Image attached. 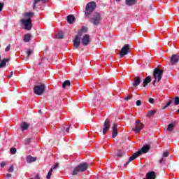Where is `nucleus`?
I'll return each mask as SVG.
<instances>
[{
	"instance_id": "f8f14e48",
	"label": "nucleus",
	"mask_w": 179,
	"mask_h": 179,
	"mask_svg": "<svg viewBox=\"0 0 179 179\" xmlns=\"http://www.w3.org/2000/svg\"><path fill=\"white\" fill-rule=\"evenodd\" d=\"M179 61V53L176 55H173L170 59V64L171 65H177L178 64Z\"/></svg>"
},
{
	"instance_id": "ea45409f",
	"label": "nucleus",
	"mask_w": 179,
	"mask_h": 179,
	"mask_svg": "<svg viewBox=\"0 0 179 179\" xmlns=\"http://www.w3.org/2000/svg\"><path fill=\"white\" fill-rule=\"evenodd\" d=\"M30 179H41V178L40 177L39 173H36L35 176V178H31Z\"/></svg>"
},
{
	"instance_id": "ddd939ff",
	"label": "nucleus",
	"mask_w": 179,
	"mask_h": 179,
	"mask_svg": "<svg viewBox=\"0 0 179 179\" xmlns=\"http://www.w3.org/2000/svg\"><path fill=\"white\" fill-rule=\"evenodd\" d=\"M82 44L83 45H89V44H90V36L89 34H85L83 37Z\"/></svg>"
},
{
	"instance_id": "4468645a",
	"label": "nucleus",
	"mask_w": 179,
	"mask_h": 179,
	"mask_svg": "<svg viewBox=\"0 0 179 179\" xmlns=\"http://www.w3.org/2000/svg\"><path fill=\"white\" fill-rule=\"evenodd\" d=\"M118 135V127L117 123H114L113 125L112 138H116Z\"/></svg>"
},
{
	"instance_id": "cd10ccee",
	"label": "nucleus",
	"mask_w": 179,
	"mask_h": 179,
	"mask_svg": "<svg viewBox=\"0 0 179 179\" xmlns=\"http://www.w3.org/2000/svg\"><path fill=\"white\" fill-rule=\"evenodd\" d=\"M56 38H59V39L64 38V32L62 31L58 32L56 35Z\"/></svg>"
},
{
	"instance_id": "473e14b6",
	"label": "nucleus",
	"mask_w": 179,
	"mask_h": 179,
	"mask_svg": "<svg viewBox=\"0 0 179 179\" xmlns=\"http://www.w3.org/2000/svg\"><path fill=\"white\" fill-rule=\"evenodd\" d=\"M70 128H71V125L69 126L66 129H65V127L62 128V130L63 131V132H66V134H69Z\"/></svg>"
},
{
	"instance_id": "864d4df0",
	"label": "nucleus",
	"mask_w": 179,
	"mask_h": 179,
	"mask_svg": "<svg viewBox=\"0 0 179 179\" xmlns=\"http://www.w3.org/2000/svg\"><path fill=\"white\" fill-rule=\"evenodd\" d=\"M178 113H179V109L178 110Z\"/></svg>"
},
{
	"instance_id": "f257e3e1",
	"label": "nucleus",
	"mask_w": 179,
	"mask_h": 179,
	"mask_svg": "<svg viewBox=\"0 0 179 179\" xmlns=\"http://www.w3.org/2000/svg\"><path fill=\"white\" fill-rule=\"evenodd\" d=\"M25 19H21L22 25L24 27L25 30H31V17L34 16V13L28 12L24 14Z\"/></svg>"
},
{
	"instance_id": "b1692460",
	"label": "nucleus",
	"mask_w": 179,
	"mask_h": 179,
	"mask_svg": "<svg viewBox=\"0 0 179 179\" xmlns=\"http://www.w3.org/2000/svg\"><path fill=\"white\" fill-rule=\"evenodd\" d=\"M70 86H71V81L69 80L64 81L62 84L63 89H66V87H69Z\"/></svg>"
},
{
	"instance_id": "a211bd4d",
	"label": "nucleus",
	"mask_w": 179,
	"mask_h": 179,
	"mask_svg": "<svg viewBox=\"0 0 179 179\" xmlns=\"http://www.w3.org/2000/svg\"><path fill=\"white\" fill-rule=\"evenodd\" d=\"M139 85H141V77H135L134 81L133 83V86L136 87V86H139Z\"/></svg>"
},
{
	"instance_id": "6ab92c4d",
	"label": "nucleus",
	"mask_w": 179,
	"mask_h": 179,
	"mask_svg": "<svg viewBox=\"0 0 179 179\" xmlns=\"http://www.w3.org/2000/svg\"><path fill=\"white\" fill-rule=\"evenodd\" d=\"M67 22L69 24H72V23L75 22V16H73V15H69L67 16Z\"/></svg>"
},
{
	"instance_id": "5701e85b",
	"label": "nucleus",
	"mask_w": 179,
	"mask_h": 179,
	"mask_svg": "<svg viewBox=\"0 0 179 179\" xmlns=\"http://www.w3.org/2000/svg\"><path fill=\"white\" fill-rule=\"evenodd\" d=\"M31 38V36L30 34H26L24 36V43H29Z\"/></svg>"
},
{
	"instance_id": "20e7f679",
	"label": "nucleus",
	"mask_w": 179,
	"mask_h": 179,
	"mask_svg": "<svg viewBox=\"0 0 179 179\" xmlns=\"http://www.w3.org/2000/svg\"><path fill=\"white\" fill-rule=\"evenodd\" d=\"M150 150V146L149 145H145L140 150L136 152L131 157H129V162H134L135 159L139 157L143 153H148Z\"/></svg>"
},
{
	"instance_id": "9b49d317",
	"label": "nucleus",
	"mask_w": 179,
	"mask_h": 179,
	"mask_svg": "<svg viewBox=\"0 0 179 179\" xmlns=\"http://www.w3.org/2000/svg\"><path fill=\"white\" fill-rule=\"evenodd\" d=\"M110 131V120L106 119L103 123V135H106Z\"/></svg>"
},
{
	"instance_id": "a18cd8bd",
	"label": "nucleus",
	"mask_w": 179,
	"mask_h": 179,
	"mask_svg": "<svg viewBox=\"0 0 179 179\" xmlns=\"http://www.w3.org/2000/svg\"><path fill=\"white\" fill-rule=\"evenodd\" d=\"M149 103H150L151 104H153V103H155V99L153 98H150Z\"/></svg>"
},
{
	"instance_id": "7ed1b4c3",
	"label": "nucleus",
	"mask_w": 179,
	"mask_h": 179,
	"mask_svg": "<svg viewBox=\"0 0 179 179\" xmlns=\"http://www.w3.org/2000/svg\"><path fill=\"white\" fill-rule=\"evenodd\" d=\"M87 169H89V164H87V162L79 164L77 166L74 168L72 175L76 176L77 174H79V173H83L86 171Z\"/></svg>"
},
{
	"instance_id": "f704fd0d",
	"label": "nucleus",
	"mask_w": 179,
	"mask_h": 179,
	"mask_svg": "<svg viewBox=\"0 0 179 179\" xmlns=\"http://www.w3.org/2000/svg\"><path fill=\"white\" fill-rule=\"evenodd\" d=\"M170 153L168 152V151H164L162 155V157L165 159V157H167L169 156Z\"/></svg>"
},
{
	"instance_id": "5fc2aeb1",
	"label": "nucleus",
	"mask_w": 179,
	"mask_h": 179,
	"mask_svg": "<svg viewBox=\"0 0 179 179\" xmlns=\"http://www.w3.org/2000/svg\"><path fill=\"white\" fill-rule=\"evenodd\" d=\"M0 61H1V56H0Z\"/></svg>"
},
{
	"instance_id": "a878e982",
	"label": "nucleus",
	"mask_w": 179,
	"mask_h": 179,
	"mask_svg": "<svg viewBox=\"0 0 179 179\" xmlns=\"http://www.w3.org/2000/svg\"><path fill=\"white\" fill-rule=\"evenodd\" d=\"M173 103V100L170 99L168 103H166V106H164L162 108V110H166V108H167V107H170V106H171V104Z\"/></svg>"
},
{
	"instance_id": "2eb2a0df",
	"label": "nucleus",
	"mask_w": 179,
	"mask_h": 179,
	"mask_svg": "<svg viewBox=\"0 0 179 179\" xmlns=\"http://www.w3.org/2000/svg\"><path fill=\"white\" fill-rule=\"evenodd\" d=\"M21 131H27V129H29V127H30V124L27 123V122H23L21 124Z\"/></svg>"
},
{
	"instance_id": "de8ad7c7",
	"label": "nucleus",
	"mask_w": 179,
	"mask_h": 179,
	"mask_svg": "<svg viewBox=\"0 0 179 179\" xmlns=\"http://www.w3.org/2000/svg\"><path fill=\"white\" fill-rule=\"evenodd\" d=\"M131 162H132V161H129H129L124 164V167H127L128 166V164H129V163H131Z\"/></svg>"
},
{
	"instance_id": "39448f33",
	"label": "nucleus",
	"mask_w": 179,
	"mask_h": 179,
	"mask_svg": "<svg viewBox=\"0 0 179 179\" xmlns=\"http://www.w3.org/2000/svg\"><path fill=\"white\" fill-rule=\"evenodd\" d=\"M103 17H101V13L99 12H94L90 19L91 23H93L94 26H99L101 23Z\"/></svg>"
},
{
	"instance_id": "393cba45",
	"label": "nucleus",
	"mask_w": 179,
	"mask_h": 179,
	"mask_svg": "<svg viewBox=\"0 0 179 179\" xmlns=\"http://www.w3.org/2000/svg\"><path fill=\"white\" fill-rule=\"evenodd\" d=\"M173 129H174V124L170 123L168 125L166 130L168 131V132H173Z\"/></svg>"
},
{
	"instance_id": "7c9ffc66",
	"label": "nucleus",
	"mask_w": 179,
	"mask_h": 179,
	"mask_svg": "<svg viewBox=\"0 0 179 179\" xmlns=\"http://www.w3.org/2000/svg\"><path fill=\"white\" fill-rule=\"evenodd\" d=\"M31 54H33V50L31 49H28L27 50V58H29V57H30V55H31Z\"/></svg>"
},
{
	"instance_id": "c85d7f7f",
	"label": "nucleus",
	"mask_w": 179,
	"mask_h": 179,
	"mask_svg": "<svg viewBox=\"0 0 179 179\" xmlns=\"http://www.w3.org/2000/svg\"><path fill=\"white\" fill-rule=\"evenodd\" d=\"M52 171H53L52 168H51L46 176L47 179L51 178V176H52Z\"/></svg>"
},
{
	"instance_id": "8fccbe9b",
	"label": "nucleus",
	"mask_w": 179,
	"mask_h": 179,
	"mask_svg": "<svg viewBox=\"0 0 179 179\" xmlns=\"http://www.w3.org/2000/svg\"><path fill=\"white\" fill-rule=\"evenodd\" d=\"M156 80H155L153 82H152V85L155 86V85H156Z\"/></svg>"
},
{
	"instance_id": "c03bdc74",
	"label": "nucleus",
	"mask_w": 179,
	"mask_h": 179,
	"mask_svg": "<svg viewBox=\"0 0 179 179\" xmlns=\"http://www.w3.org/2000/svg\"><path fill=\"white\" fill-rule=\"evenodd\" d=\"M2 9H3V3L0 2V12H2Z\"/></svg>"
},
{
	"instance_id": "f3484780",
	"label": "nucleus",
	"mask_w": 179,
	"mask_h": 179,
	"mask_svg": "<svg viewBox=\"0 0 179 179\" xmlns=\"http://www.w3.org/2000/svg\"><path fill=\"white\" fill-rule=\"evenodd\" d=\"M50 0H34V5H33V9H36V6L38 3V2H42V3H47Z\"/></svg>"
},
{
	"instance_id": "603ef678",
	"label": "nucleus",
	"mask_w": 179,
	"mask_h": 179,
	"mask_svg": "<svg viewBox=\"0 0 179 179\" xmlns=\"http://www.w3.org/2000/svg\"><path fill=\"white\" fill-rule=\"evenodd\" d=\"M117 1V2H120V1H121V0H116Z\"/></svg>"
},
{
	"instance_id": "e433bc0d",
	"label": "nucleus",
	"mask_w": 179,
	"mask_h": 179,
	"mask_svg": "<svg viewBox=\"0 0 179 179\" xmlns=\"http://www.w3.org/2000/svg\"><path fill=\"white\" fill-rule=\"evenodd\" d=\"M10 152L11 153H13V155H15V154L16 153V152H17L16 148H10Z\"/></svg>"
},
{
	"instance_id": "423d86ee",
	"label": "nucleus",
	"mask_w": 179,
	"mask_h": 179,
	"mask_svg": "<svg viewBox=\"0 0 179 179\" xmlns=\"http://www.w3.org/2000/svg\"><path fill=\"white\" fill-rule=\"evenodd\" d=\"M96 6H97L96 5V2L94 1H91L88 3L85 7V16L87 17L90 16V15H92V13H93V12L94 11V9H96Z\"/></svg>"
},
{
	"instance_id": "72a5a7b5",
	"label": "nucleus",
	"mask_w": 179,
	"mask_h": 179,
	"mask_svg": "<svg viewBox=\"0 0 179 179\" xmlns=\"http://www.w3.org/2000/svg\"><path fill=\"white\" fill-rule=\"evenodd\" d=\"M178 104H179V97L176 96L174 100V105L178 106Z\"/></svg>"
},
{
	"instance_id": "4be33fe9",
	"label": "nucleus",
	"mask_w": 179,
	"mask_h": 179,
	"mask_svg": "<svg viewBox=\"0 0 179 179\" xmlns=\"http://www.w3.org/2000/svg\"><path fill=\"white\" fill-rule=\"evenodd\" d=\"M138 2V0H126V5L128 6H132V5H135Z\"/></svg>"
},
{
	"instance_id": "9d476101",
	"label": "nucleus",
	"mask_w": 179,
	"mask_h": 179,
	"mask_svg": "<svg viewBox=\"0 0 179 179\" xmlns=\"http://www.w3.org/2000/svg\"><path fill=\"white\" fill-rule=\"evenodd\" d=\"M136 127L133 129V131L136 132V134H138L143 129L145 124L141 122L139 120H136L135 123Z\"/></svg>"
},
{
	"instance_id": "bb28decb",
	"label": "nucleus",
	"mask_w": 179,
	"mask_h": 179,
	"mask_svg": "<svg viewBox=\"0 0 179 179\" xmlns=\"http://www.w3.org/2000/svg\"><path fill=\"white\" fill-rule=\"evenodd\" d=\"M156 113L155 110H149L148 114H147V117L148 118H150V117H153V115Z\"/></svg>"
},
{
	"instance_id": "412c9836",
	"label": "nucleus",
	"mask_w": 179,
	"mask_h": 179,
	"mask_svg": "<svg viewBox=\"0 0 179 179\" xmlns=\"http://www.w3.org/2000/svg\"><path fill=\"white\" fill-rule=\"evenodd\" d=\"M36 160H37V157H33L31 155L27 157V163H34V162H36Z\"/></svg>"
},
{
	"instance_id": "58836bf2",
	"label": "nucleus",
	"mask_w": 179,
	"mask_h": 179,
	"mask_svg": "<svg viewBox=\"0 0 179 179\" xmlns=\"http://www.w3.org/2000/svg\"><path fill=\"white\" fill-rule=\"evenodd\" d=\"M136 104L138 107H139V106L142 105V101L141 100H138L136 101Z\"/></svg>"
},
{
	"instance_id": "37998d69",
	"label": "nucleus",
	"mask_w": 179,
	"mask_h": 179,
	"mask_svg": "<svg viewBox=\"0 0 179 179\" xmlns=\"http://www.w3.org/2000/svg\"><path fill=\"white\" fill-rule=\"evenodd\" d=\"M10 50V44H9L6 48V52H8V51Z\"/></svg>"
},
{
	"instance_id": "a19ab883",
	"label": "nucleus",
	"mask_w": 179,
	"mask_h": 179,
	"mask_svg": "<svg viewBox=\"0 0 179 179\" xmlns=\"http://www.w3.org/2000/svg\"><path fill=\"white\" fill-rule=\"evenodd\" d=\"M6 164H8V163H6V162H2L0 164L1 167H5V166H6Z\"/></svg>"
},
{
	"instance_id": "3c124183",
	"label": "nucleus",
	"mask_w": 179,
	"mask_h": 179,
	"mask_svg": "<svg viewBox=\"0 0 179 179\" xmlns=\"http://www.w3.org/2000/svg\"><path fill=\"white\" fill-rule=\"evenodd\" d=\"M38 113H41V110H38Z\"/></svg>"
},
{
	"instance_id": "dca6fc26",
	"label": "nucleus",
	"mask_w": 179,
	"mask_h": 179,
	"mask_svg": "<svg viewBox=\"0 0 179 179\" xmlns=\"http://www.w3.org/2000/svg\"><path fill=\"white\" fill-rule=\"evenodd\" d=\"M150 82H152V78H150V76H148L146 77L143 83V87H146L147 85H149V83H150Z\"/></svg>"
},
{
	"instance_id": "2f4dec72",
	"label": "nucleus",
	"mask_w": 179,
	"mask_h": 179,
	"mask_svg": "<svg viewBox=\"0 0 179 179\" xmlns=\"http://www.w3.org/2000/svg\"><path fill=\"white\" fill-rule=\"evenodd\" d=\"M117 157H122V156H124V152L121 150H118L117 153Z\"/></svg>"
},
{
	"instance_id": "09e8293b",
	"label": "nucleus",
	"mask_w": 179,
	"mask_h": 179,
	"mask_svg": "<svg viewBox=\"0 0 179 179\" xmlns=\"http://www.w3.org/2000/svg\"><path fill=\"white\" fill-rule=\"evenodd\" d=\"M12 75H13V71H11V72H10V76H8V78L9 79H10V78H12Z\"/></svg>"
},
{
	"instance_id": "c756f323",
	"label": "nucleus",
	"mask_w": 179,
	"mask_h": 179,
	"mask_svg": "<svg viewBox=\"0 0 179 179\" xmlns=\"http://www.w3.org/2000/svg\"><path fill=\"white\" fill-rule=\"evenodd\" d=\"M159 164H166V158L164 157H162L159 160Z\"/></svg>"
},
{
	"instance_id": "0eeeda50",
	"label": "nucleus",
	"mask_w": 179,
	"mask_h": 179,
	"mask_svg": "<svg viewBox=\"0 0 179 179\" xmlns=\"http://www.w3.org/2000/svg\"><path fill=\"white\" fill-rule=\"evenodd\" d=\"M164 72V70L160 69L159 68H155L154 69V73H153V77L157 80V82H159L162 80V78L163 76V73Z\"/></svg>"
},
{
	"instance_id": "f03ea898",
	"label": "nucleus",
	"mask_w": 179,
	"mask_h": 179,
	"mask_svg": "<svg viewBox=\"0 0 179 179\" xmlns=\"http://www.w3.org/2000/svg\"><path fill=\"white\" fill-rule=\"evenodd\" d=\"M82 33H87V27H82L78 31V34L76 36L73 40V48H79L80 45V38H82Z\"/></svg>"
},
{
	"instance_id": "79ce46f5",
	"label": "nucleus",
	"mask_w": 179,
	"mask_h": 179,
	"mask_svg": "<svg viewBox=\"0 0 179 179\" xmlns=\"http://www.w3.org/2000/svg\"><path fill=\"white\" fill-rule=\"evenodd\" d=\"M13 171V165H11L8 169V173H12Z\"/></svg>"
},
{
	"instance_id": "1a4fd4ad",
	"label": "nucleus",
	"mask_w": 179,
	"mask_h": 179,
	"mask_svg": "<svg viewBox=\"0 0 179 179\" xmlns=\"http://www.w3.org/2000/svg\"><path fill=\"white\" fill-rule=\"evenodd\" d=\"M131 52V49L129 48V44H126L124 45V47L121 49L120 55V58H123L125 57V55H127V54H129Z\"/></svg>"
},
{
	"instance_id": "49530a36",
	"label": "nucleus",
	"mask_w": 179,
	"mask_h": 179,
	"mask_svg": "<svg viewBox=\"0 0 179 179\" xmlns=\"http://www.w3.org/2000/svg\"><path fill=\"white\" fill-rule=\"evenodd\" d=\"M59 164L58 163L55 164V166L52 168V170H55V169H58Z\"/></svg>"
},
{
	"instance_id": "aec40b11",
	"label": "nucleus",
	"mask_w": 179,
	"mask_h": 179,
	"mask_svg": "<svg viewBox=\"0 0 179 179\" xmlns=\"http://www.w3.org/2000/svg\"><path fill=\"white\" fill-rule=\"evenodd\" d=\"M10 60V59H3L1 60L0 62V68H5V66H6V62H9Z\"/></svg>"
},
{
	"instance_id": "c9c22d12",
	"label": "nucleus",
	"mask_w": 179,
	"mask_h": 179,
	"mask_svg": "<svg viewBox=\"0 0 179 179\" xmlns=\"http://www.w3.org/2000/svg\"><path fill=\"white\" fill-rule=\"evenodd\" d=\"M30 142H31V138H26L24 140V145H29V143H30Z\"/></svg>"
},
{
	"instance_id": "6e6552de",
	"label": "nucleus",
	"mask_w": 179,
	"mask_h": 179,
	"mask_svg": "<svg viewBox=\"0 0 179 179\" xmlns=\"http://www.w3.org/2000/svg\"><path fill=\"white\" fill-rule=\"evenodd\" d=\"M45 90V85L44 84H41L40 85H36L34 87V92L35 94L38 96H41L44 91Z\"/></svg>"
},
{
	"instance_id": "4c0bfd02",
	"label": "nucleus",
	"mask_w": 179,
	"mask_h": 179,
	"mask_svg": "<svg viewBox=\"0 0 179 179\" xmlns=\"http://www.w3.org/2000/svg\"><path fill=\"white\" fill-rule=\"evenodd\" d=\"M131 99H132V94H129V96L124 98V100H126V101H128V100H131Z\"/></svg>"
}]
</instances>
